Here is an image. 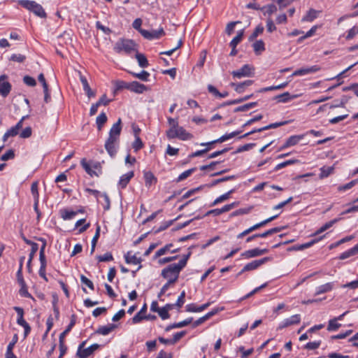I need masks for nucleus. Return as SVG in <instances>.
I'll return each instance as SVG.
<instances>
[{
  "instance_id": "40",
  "label": "nucleus",
  "mask_w": 358,
  "mask_h": 358,
  "mask_svg": "<svg viewBox=\"0 0 358 358\" xmlns=\"http://www.w3.org/2000/svg\"><path fill=\"white\" fill-rule=\"evenodd\" d=\"M19 131L15 127H12L10 129L7 130V131L3 136L2 140L3 141H6L8 138L14 137L19 134Z\"/></svg>"
},
{
  "instance_id": "22",
  "label": "nucleus",
  "mask_w": 358,
  "mask_h": 358,
  "mask_svg": "<svg viewBox=\"0 0 358 358\" xmlns=\"http://www.w3.org/2000/svg\"><path fill=\"white\" fill-rule=\"evenodd\" d=\"M116 324H110L106 326H101L96 331V333L106 336L110 334L112 331H113L116 328Z\"/></svg>"
},
{
  "instance_id": "54",
  "label": "nucleus",
  "mask_w": 358,
  "mask_h": 358,
  "mask_svg": "<svg viewBox=\"0 0 358 358\" xmlns=\"http://www.w3.org/2000/svg\"><path fill=\"white\" fill-rule=\"evenodd\" d=\"M9 59L13 62L22 63L25 61L26 57L21 54H13L10 56Z\"/></svg>"
},
{
  "instance_id": "51",
  "label": "nucleus",
  "mask_w": 358,
  "mask_h": 358,
  "mask_svg": "<svg viewBox=\"0 0 358 358\" xmlns=\"http://www.w3.org/2000/svg\"><path fill=\"white\" fill-rule=\"evenodd\" d=\"M298 162V160L297 159H289V160H287L285 162H283L282 163H280L278 164L275 168H274V171H278L288 165H292V164H294L295 163Z\"/></svg>"
},
{
  "instance_id": "16",
  "label": "nucleus",
  "mask_w": 358,
  "mask_h": 358,
  "mask_svg": "<svg viewBox=\"0 0 358 358\" xmlns=\"http://www.w3.org/2000/svg\"><path fill=\"white\" fill-rule=\"evenodd\" d=\"M241 131H233L230 134H226L222 136L220 138H219L217 140H215V141H213L211 142L206 143H201V145H212V144H214L216 143H222L227 140H229V139L237 136L238 134H241Z\"/></svg>"
},
{
  "instance_id": "61",
  "label": "nucleus",
  "mask_w": 358,
  "mask_h": 358,
  "mask_svg": "<svg viewBox=\"0 0 358 358\" xmlns=\"http://www.w3.org/2000/svg\"><path fill=\"white\" fill-rule=\"evenodd\" d=\"M357 34H358V27L354 26L352 29H350L348 31V34L345 38L347 40H350V39L353 38Z\"/></svg>"
},
{
  "instance_id": "43",
  "label": "nucleus",
  "mask_w": 358,
  "mask_h": 358,
  "mask_svg": "<svg viewBox=\"0 0 358 358\" xmlns=\"http://www.w3.org/2000/svg\"><path fill=\"white\" fill-rule=\"evenodd\" d=\"M333 166H323L320 169V178H324L331 175L334 171Z\"/></svg>"
},
{
  "instance_id": "38",
  "label": "nucleus",
  "mask_w": 358,
  "mask_h": 358,
  "mask_svg": "<svg viewBox=\"0 0 358 358\" xmlns=\"http://www.w3.org/2000/svg\"><path fill=\"white\" fill-rule=\"evenodd\" d=\"M99 198L103 199V201H99V199L97 200L103 205L104 210H109L110 207V201L108 194L106 193H101V195L99 196Z\"/></svg>"
},
{
  "instance_id": "63",
  "label": "nucleus",
  "mask_w": 358,
  "mask_h": 358,
  "mask_svg": "<svg viewBox=\"0 0 358 358\" xmlns=\"http://www.w3.org/2000/svg\"><path fill=\"white\" fill-rule=\"evenodd\" d=\"M193 137L192 134L185 131L184 129L180 127V140L187 141L189 140Z\"/></svg>"
},
{
  "instance_id": "57",
  "label": "nucleus",
  "mask_w": 358,
  "mask_h": 358,
  "mask_svg": "<svg viewBox=\"0 0 358 358\" xmlns=\"http://www.w3.org/2000/svg\"><path fill=\"white\" fill-rule=\"evenodd\" d=\"M80 281L83 284L87 286L90 289L93 290L94 289L93 282L84 275H80Z\"/></svg>"
},
{
  "instance_id": "4",
  "label": "nucleus",
  "mask_w": 358,
  "mask_h": 358,
  "mask_svg": "<svg viewBox=\"0 0 358 358\" xmlns=\"http://www.w3.org/2000/svg\"><path fill=\"white\" fill-rule=\"evenodd\" d=\"M162 275L169 281V283H175L179 277V263H174L164 268Z\"/></svg>"
},
{
  "instance_id": "53",
  "label": "nucleus",
  "mask_w": 358,
  "mask_h": 358,
  "mask_svg": "<svg viewBox=\"0 0 358 358\" xmlns=\"http://www.w3.org/2000/svg\"><path fill=\"white\" fill-rule=\"evenodd\" d=\"M96 259L99 262H110L113 260V257L110 252H106L103 255L96 256Z\"/></svg>"
},
{
  "instance_id": "34",
  "label": "nucleus",
  "mask_w": 358,
  "mask_h": 358,
  "mask_svg": "<svg viewBox=\"0 0 358 358\" xmlns=\"http://www.w3.org/2000/svg\"><path fill=\"white\" fill-rule=\"evenodd\" d=\"M278 217V215H274V216H272L265 220H263L262 222H260L259 223H257L252 227H250V230L252 231L256 230V229H258L259 228L262 227H264L265 226L266 224H268V222L274 220L275 218H277Z\"/></svg>"
},
{
  "instance_id": "21",
  "label": "nucleus",
  "mask_w": 358,
  "mask_h": 358,
  "mask_svg": "<svg viewBox=\"0 0 358 358\" xmlns=\"http://www.w3.org/2000/svg\"><path fill=\"white\" fill-rule=\"evenodd\" d=\"M296 97L297 95H291L288 92H286L275 96L273 99L276 100L279 103H287Z\"/></svg>"
},
{
  "instance_id": "13",
  "label": "nucleus",
  "mask_w": 358,
  "mask_h": 358,
  "mask_svg": "<svg viewBox=\"0 0 358 358\" xmlns=\"http://www.w3.org/2000/svg\"><path fill=\"white\" fill-rule=\"evenodd\" d=\"M6 78V76L5 75L0 76V94L3 97H6L11 90V85L8 82L5 81Z\"/></svg>"
},
{
  "instance_id": "49",
  "label": "nucleus",
  "mask_w": 358,
  "mask_h": 358,
  "mask_svg": "<svg viewBox=\"0 0 358 358\" xmlns=\"http://www.w3.org/2000/svg\"><path fill=\"white\" fill-rule=\"evenodd\" d=\"M254 51L256 53H258L259 52H262L265 50L264 47V43L262 40H259L255 41L252 45Z\"/></svg>"
},
{
  "instance_id": "64",
  "label": "nucleus",
  "mask_w": 358,
  "mask_h": 358,
  "mask_svg": "<svg viewBox=\"0 0 358 358\" xmlns=\"http://www.w3.org/2000/svg\"><path fill=\"white\" fill-rule=\"evenodd\" d=\"M23 81L28 86L34 87L36 85L35 79L29 76H25L23 78Z\"/></svg>"
},
{
  "instance_id": "29",
  "label": "nucleus",
  "mask_w": 358,
  "mask_h": 358,
  "mask_svg": "<svg viewBox=\"0 0 358 358\" xmlns=\"http://www.w3.org/2000/svg\"><path fill=\"white\" fill-rule=\"evenodd\" d=\"M108 117L105 113L102 112L101 114H99L96 119V124L97 126V129L99 131H101L105 124V123L107 122Z\"/></svg>"
},
{
  "instance_id": "28",
  "label": "nucleus",
  "mask_w": 358,
  "mask_h": 358,
  "mask_svg": "<svg viewBox=\"0 0 358 358\" xmlns=\"http://www.w3.org/2000/svg\"><path fill=\"white\" fill-rule=\"evenodd\" d=\"M135 57H136L140 67L146 68L148 66V65H149L148 61L146 57L143 54L139 53L137 51L136 53Z\"/></svg>"
},
{
  "instance_id": "19",
  "label": "nucleus",
  "mask_w": 358,
  "mask_h": 358,
  "mask_svg": "<svg viewBox=\"0 0 358 358\" xmlns=\"http://www.w3.org/2000/svg\"><path fill=\"white\" fill-rule=\"evenodd\" d=\"M134 172L129 171L124 175H122L120 180L118 182V186L121 189H124L127 187V184L129 182L130 180L134 177Z\"/></svg>"
},
{
  "instance_id": "62",
  "label": "nucleus",
  "mask_w": 358,
  "mask_h": 358,
  "mask_svg": "<svg viewBox=\"0 0 358 358\" xmlns=\"http://www.w3.org/2000/svg\"><path fill=\"white\" fill-rule=\"evenodd\" d=\"M263 9H266V12L264 14H268L269 15L277 11V7L274 4H268L263 8Z\"/></svg>"
},
{
  "instance_id": "32",
  "label": "nucleus",
  "mask_w": 358,
  "mask_h": 358,
  "mask_svg": "<svg viewBox=\"0 0 358 358\" xmlns=\"http://www.w3.org/2000/svg\"><path fill=\"white\" fill-rule=\"evenodd\" d=\"M341 218H335L327 223H325L323 226H322L318 230L316 231L315 233V235L320 234L324 231L327 230L330 227H331L334 224H336L337 222H338Z\"/></svg>"
},
{
  "instance_id": "37",
  "label": "nucleus",
  "mask_w": 358,
  "mask_h": 358,
  "mask_svg": "<svg viewBox=\"0 0 358 358\" xmlns=\"http://www.w3.org/2000/svg\"><path fill=\"white\" fill-rule=\"evenodd\" d=\"M13 308L17 314V323L18 325L21 326L26 322L24 320V310L18 306H15Z\"/></svg>"
},
{
  "instance_id": "11",
  "label": "nucleus",
  "mask_w": 358,
  "mask_h": 358,
  "mask_svg": "<svg viewBox=\"0 0 358 358\" xmlns=\"http://www.w3.org/2000/svg\"><path fill=\"white\" fill-rule=\"evenodd\" d=\"M100 345L97 343L92 344L90 347L83 349V350H77L76 356L79 358H87L96 351Z\"/></svg>"
},
{
  "instance_id": "9",
  "label": "nucleus",
  "mask_w": 358,
  "mask_h": 358,
  "mask_svg": "<svg viewBox=\"0 0 358 358\" xmlns=\"http://www.w3.org/2000/svg\"><path fill=\"white\" fill-rule=\"evenodd\" d=\"M287 121H283V122H275V123H272V124H270L267 126H265V127H261V128H259V129H254V130H252L250 132H248L246 134H245L244 135L241 136L239 137V138H245L251 134H253L256 132H261V131H265V130H267V129H275V128H277L278 127H280V126H282V125H285L286 124H287Z\"/></svg>"
},
{
  "instance_id": "14",
  "label": "nucleus",
  "mask_w": 358,
  "mask_h": 358,
  "mask_svg": "<svg viewBox=\"0 0 358 358\" xmlns=\"http://www.w3.org/2000/svg\"><path fill=\"white\" fill-rule=\"evenodd\" d=\"M303 134L291 136L287 139L286 142L280 148L279 150H282L287 148L296 145L301 139L303 138Z\"/></svg>"
},
{
  "instance_id": "35",
  "label": "nucleus",
  "mask_w": 358,
  "mask_h": 358,
  "mask_svg": "<svg viewBox=\"0 0 358 358\" xmlns=\"http://www.w3.org/2000/svg\"><path fill=\"white\" fill-rule=\"evenodd\" d=\"M317 11L314 9H310L303 17V22H312L317 17Z\"/></svg>"
},
{
  "instance_id": "26",
  "label": "nucleus",
  "mask_w": 358,
  "mask_h": 358,
  "mask_svg": "<svg viewBox=\"0 0 358 358\" xmlns=\"http://www.w3.org/2000/svg\"><path fill=\"white\" fill-rule=\"evenodd\" d=\"M124 259L127 264H140L142 262L141 257H137L136 255H131L130 252L124 255Z\"/></svg>"
},
{
  "instance_id": "59",
  "label": "nucleus",
  "mask_w": 358,
  "mask_h": 358,
  "mask_svg": "<svg viewBox=\"0 0 358 358\" xmlns=\"http://www.w3.org/2000/svg\"><path fill=\"white\" fill-rule=\"evenodd\" d=\"M321 345V341H317L313 342H309L305 345V348L307 350H315L317 349Z\"/></svg>"
},
{
  "instance_id": "30",
  "label": "nucleus",
  "mask_w": 358,
  "mask_h": 358,
  "mask_svg": "<svg viewBox=\"0 0 358 358\" xmlns=\"http://www.w3.org/2000/svg\"><path fill=\"white\" fill-rule=\"evenodd\" d=\"M76 320V315H72L69 324L67 326L66 329L62 333L60 334L59 340H64L66 335L71 330L73 327L75 325Z\"/></svg>"
},
{
  "instance_id": "42",
  "label": "nucleus",
  "mask_w": 358,
  "mask_h": 358,
  "mask_svg": "<svg viewBox=\"0 0 358 358\" xmlns=\"http://www.w3.org/2000/svg\"><path fill=\"white\" fill-rule=\"evenodd\" d=\"M85 221H86L85 219H80V220H78L76 222V224H75V227L76 228H78V227L82 226L83 224H84L83 227H81L78 229V231H79L80 234L83 233L84 231H85L90 227V223L85 224Z\"/></svg>"
},
{
  "instance_id": "6",
  "label": "nucleus",
  "mask_w": 358,
  "mask_h": 358,
  "mask_svg": "<svg viewBox=\"0 0 358 358\" xmlns=\"http://www.w3.org/2000/svg\"><path fill=\"white\" fill-rule=\"evenodd\" d=\"M169 129L166 131V136L169 139L179 136L178 122L177 118L168 117Z\"/></svg>"
},
{
  "instance_id": "12",
  "label": "nucleus",
  "mask_w": 358,
  "mask_h": 358,
  "mask_svg": "<svg viewBox=\"0 0 358 358\" xmlns=\"http://www.w3.org/2000/svg\"><path fill=\"white\" fill-rule=\"evenodd\" d=\"M320 67L317 65H314L310 67L307 68H301L299 69L296 70L294 71V73L292 74L291 77L293 76H301L304 75H307L309 73H315L320 70Z\"/></svg>"
},
{
  "instance_id": "39",
  "label": "nucleus",
  "mask_w": 358,
  "mask_h": 358,
  "mask_svg": "<svg viewBox=\"0 0 358 358\" xmlns=\"http://www.w3.org/2000/svg\"><path fill=\"white\" fill-rule=\"evenodd\" d=\"M159 341L160 343L167 345H173L175 344L178 341H179V332L176 333L173 335V337L170 339H166L162 337L159 338Z\"/></svg>"
},
{
  "instance_id": "18",
  "label": "nucleus",
  "mask_w": 358,
  "mask_h": 358,
  "mask_svg": "<svg viewBox=\"0 0 358 358\" xmlns=\"http://www.w3.org/2000/svg\"><path fill=\"white\" fill-rule=\"evenodd\" d=\"M129 90H131V92L141 94L146 91L148 88L143 84H141L137 81H133L131 83H129Z\"/></svg>"
},
{
  "instance_id": "7",
  "label": "nucleus",
  "mask_w": 358,
  "mask_h": 358,
  "mask_svg": "<svg viewBox=\"0 0 358 358\" xmlns=\"http://www.w3.org/2000/svg\"><path fill=\"white\" fill-rule=\"evenodd\" d=\"M253 71L254 69L250 65L245 64L240 69L237 71H233L231 74L234 78H241L243 77L250 76L254 73Z\"/></svg>"
},
{
  "instance_id": "15",
  "label": "nucleus",
  "mask_w": 358,
  "mask_h": 358,
  "mask_svg": "<svg viewBox=\"0 0 358 358\" xmlns=\"http://www.w3.org/2000/svg\"><path fill=\"white\" fill-rule=\"evenodd\" d=\"M78 73H79L80 80L83 85V90L85 92L88 98L94 97L96 94L91 89V87L87 82V78L80 72H79Z\"/></svg>"
},
{
  "instance_id": "27",
  "label": "nucleus",
  "mask_w": 358,
  "mask_h": 358,
  "mask_svg": "<svg viewBox=\"0 0 358 358\" xmlns=\"http://www.w3.org/2000/svg\"><path fill=\"white\" fill-rule=\"evenodd\" d=\"M173 304H166L163 308H160L157 313L162 320H166L169 317V311L173 308Z\"/></svg>"
},
{
  "instance_id": "2",
  "label": "nucleus",
  "mask_w": 358,
  "mask_h": 358,
  "mask_svg": "<svg viewBox=\"0 0 358 358\" xmlns=\"http://www.w3.org/2000/svg\"><path fill=\"white\" fill-rule=\"evenodd\" d=\"M137 49L138 45L130 39L120 38L114 45V50L117 53L124 52L126 54H130L132 52H137Z\"/></svg>"
},
{
  "instance_id": "23",
  "label": "nucleus",
  "mask_w": 358,
  "mask_h": 358,
  "mask_svg": "<svg viewBox=\"0 0 358 358\" xmlns=\"http://www.w3.org/2000/svg\"><path fill=\"white\" fill-rule=\"evenodd\" d=\"M147 310V306L144 304L139 312H138L132 318V322L137 324L144 320L145 313Z\"/></svg>"
},
{
  "instance_id": "47",
  "label": "nucleus",
  "mask_w": 358,
  "mask_h": 358,
  "mask_svg": "<svg viewBox=\"0 0 358 358\" xmlns=\"http://www.w3.org/2000/svg\"><path fill=\"white\" fill-rule=\"evenodd\" d=\"M264 27L262 24H259L253 31V33L250 36L249 41H254L259 34H262L264 31Z\"/></svg>"
},
{
  "instance_id": "50",
  "label": "nucleus",
  "mask_w": 358,
  "mask_h": 358,
  "mask_svg": "<svg viewBox=\"0 0 358 358\" xmlns=\"http://www.w3.org/2000/svg\"><path fill=\"white\" fill-rule=\"evenodd\" d=\"M171 246H172V245L170 244V245H165L164 247H163V248H160L159 250H158L155 252V255H154L153 258L155 259H157V258H158V257H161V256H162V255H165V254L166 253V252H167V251H169V250H170V249H171Z\"/></svg>"
},
{
  "instance_id": "33",
  "label": "nucleus",
  "mask_w": 358,
  "mask_h": 358,
  "mask_svg": "<svg viewBox=\"0 0 358 358\" xmlns=\"http://www.w3.org/2000/svg\"><path fill=\"white\" fill-rule=\"evenodd\" d=\"M144 179L145 185L147 187H150L153 183H155L157 181V178L150 171H147L144 173Z\"/></svg>"
},
{
  "instance_id": "24",
  "label": "nucleus",
  "mask_w": 358,
  "mask_h": 358,
  "mask_svg": "<svg viewBox=\"0 0 358 358\" xmlns=\"http://www.w3.org/2000/svg\"><path fill=\"white\" fill-rule=\"evenodd\" d=\"M334 288V282H327L317 287L315 295L322 294L331 291Z\"/></svg>"
},
{
  "instance_id": "60",
  "label": "nucleus",
  "mask_w": 358,
  "mask_h": 358,
  "mask_svg": "<svg viewBox=\"0 0 358 358\" xmlns=\"http://www.w3.org/2000/svg\"><path fill=\"white\" fill-rule=\"evenodd\" d=\"M32 129L30 127L24 128L21 133H20V137L22 138H27L31 136Z\"/></svg>"
},
{
  "instance_id": "17",
  "label": "nucleus",
  "mask_w": 358,
  "mask_h": 358,
  "mask_svg": "<svg viewBox=\"0 0 358 358\" xmlns=\"http://www.w3.org/2000/svg\"><path fill=\"white\" fill-rule=\"evenodd\" d=\"M253 83V80H248L240 83H231V86L234 88V90L241 94L245 91V87L250 86Z\"/></svg>"
},
{
  "instance_id": "31",
  "label": "nucleus",
  "mask_w": 358,
  "mask_h": 358,
  "mask_svg": "<svg viewBox=\"0 0 358 358\" xmlns=\"http://www.w3.org/2000/svg\"><path fill=\"white\" fill-rule=\"evenodd\" d=\"M80 164H81L82 167L85 169V171L90 176H99L96 171H94V170L92 169L91 166L90 165V164L87 162V160L85 158L81 159Z\"/></svg>"
},
{
  "instance_id": "55",
  "label": "nucleus",
  "mask_w": 358,
  "mask_h": 358,
  "mask_svg": "<svg viewBox=\"0 0 358 358\" xmlns=\"http://www.w3.org/2000/svg\"><path fill=\"white\" fill-rule=\"evenodd\" d=\"M15 155L14 150L10 149L1 157V159L2 161H8L9 159H13L15 157Z\"/></svg>"
},
{
  "instance_id": "41",
  "label": "nucleus",
  "mask_w": 358,
  "mask_h": 358,
  "mask_svg": "<svg viewBox=\"0 0 358 358\" xmlns=\"http://www.w3.org/2000/svg\"><path fill=\"white\" fill-rule=\"evenodd\" d=\"M243 29L239 31L237 35L231 40V41L229 43V45L231 48H236L237 45L241 41L243 36Z\"/></svg>"
},
{
  "instance_id": "5",
  "label": "nucleus",
  "mask_w": 358,
  "mask_h": 358,
  "mask_svg": "<svg viewBox=\"0 0 358 358\" xmlns=\"http://www.w3.org/2000/svg\"><path fill=\"white\" fill-rule=\"evenodd\" d=\"M271 260V257H266L260 259L254 260L245 264L242 270L238 273V275H241L244 272L250 271L258 268L262 264Z\"/></svg>"
},
{
  "instance_id": "44",
  "label": "nucleus",
  "mask_w": 358,
  "mask_h": 358,
  "mask_svg": "<svg viewBox=\"0 0 358 358\" xmlns=\"http://www.w3.org/2000/svg\"><path fill=\"white\" fill-rule=\"evenodd\" d=\"M341 326V324L337 322V318H334L329 321L327 330L329 331H336L340 328Z\"/></svg>"
},
{
  "instance_id": "8",
  "label": "nucleus",
  "mask_w": 358,
  "mask_h": 358,
  "mask_svg": "<svg viewBox=\"0 0 358 358\" xmlns=\"http://www.w3.org/2000/svg\"><path fill=\"white\" fill-rule=\"evenodd\" d=\"M141 34L148 40H154L160 38L165 34V33L164 29L160 28L159 29H152L150 31H141Z\"/></svg>"
},
{
  "instance_id": "46",
  "label": "nucleus",
  "mask_w": 358,
  "mask_h": 358,
  "mask_svg": "<svg viewBox=\"0 0 358 358\" xmlns=\"http://www.w3.org/2000/svg\"><path fill=\"white\" fill-rule=\"evenodd\" d=\"M202 187H199L196 188H194L192 189H189L181 197H180V203L182 202L184 200L189 199L192 196H193L196 192H199L200 189H201Z\"/></svg>"
},
{
  "instance_id": "36",
  "label": "nucleus",
  "mask_w": 358,
  "mask_h": 358,
  "mask_svg": "<svg viewBox=\"0 0 358 358\" xmlns=\"http://www.w3.org/2000/svg\"><path fill=\"white\" fill-rule=\"evenodd\" d=\"M287 85H288V83L285 82V83H281L278 85H273V86L262 88V89L259 90L257 92L262 93V92H268V91L280 90V89L285 88Z\"/></svg>"
},
{
  "instance_id": "25",
  "label": "nucleus",
  "mask_w": 358,
  "mask_h": 358,
  "mask_svg": "<svg viewBox=\"0 0 358 358\" xmlns=\"http://www.w3.org/2000/svg\"><path fill=\"white\" fill-rule=\"evenodd\" d=\"M79 212L83 213V210H79ZM78 211H73L68 209H63L60 211L61 217L64 220H69L73 219L78 214Z\"/></svg>"
},
{
  "instance_id": "58",
  "label": "nucleus",
  "mask_w": 358,
  "mask_h": 358,
  "mask_svg": "<svg viewBox=\"0 0 358 358\" xmlns=\"http://www.w3.org/2000/svg\"><path fill=\"white\" fill-rule=\"evenodd\" d=\"M143 146V143L140 138V137H137L135 138V141H134L132 144V148H134V151L137 152L139 150H141Z\"/></svg>"
},
{
  "instance_id": "1",
  "label": "nucleus",
  "mask_w": 358,
  "mask_h": 358,
  "mask_svg": "<svg viewBox=\"0 0 358 358\" xmlns=\"http://www.w3.org/2000/svg\"><path fill=\"white\" fill-rule=\"evenodd\" d=\"M121 124L122 120L119 118L110 128L108 137L104 144L106 152L111 157H114L116 155L119 148L120 137L122 131Z\"/></svg>"
},
{
  "instance_id": "52",
  "label": "nucleus",
  "mask_w": 358,
  "mask_h": 358,
  "mask_svg": "<svg viewBox=\"0 0 358 358\" xmlns=\"http://www.w3.org/2000/svg\"><path fill=\"white\" fill-rule=\"evenodd\" d=\"M287 322L289 323V326L297 324L301 321V315L299 314H296L291 316L289 318L286 319Z\"/></svg>"
},
{
  "instance_id": "10",
  "label": "nucleus",
  "mask_w": 358,
  "mask_h": 358,
  "mask_svg": "<svg viewBox=\"0 0 358 358\" xmlns=\"http://www.w3.org/2000/svg\"><path fill=\"white\" fill-rule=\"evenodd\" d=\"M268 252V250L266 248L259 249V248H253L251 250H248L245 251L241 254V256L245 259H250L255 257H259L262 255L266 254Z\"/></svg>"
},
{
  "instance_id": "3",
  "label": "nucleus",
  "mask_w": 358,
  "mask_h": 358,
  "mask_svg": "<svg viewBox=\"0 0 358 358\" xmlns=\"http://www.w3.org/2000/svg\"><path fill=\"white\" fill-rule=\"evenodd\" d=\"M19 4L23 8L31 11L39 17L45 18L47 16L42 6L34 1L20 0Z\"/></svg>"
},
{
  "instance_id": "56",
  "label": "nucleus",
  "mask_w": 358,
  "mask_h": 358,
  "mask_svg": "<svg viewBox=\"0 0 358 358\" xmlns=\"http://www.w3.org/2000/svg\"><path fill=\"white\" fill-rule=\"evenodd\" d=\"M129 87V83H127L122 80H117L115 82V90H120L122 89H128Z\"/></svg>"
},
{
  "instance_id": "45",
  "label": "nucleus",
  "mask_w": 358,
  "mask_h": 358,
  "mask_svg": "<svg viewBox=\"0 0 358 358\" xmlns=\"http://www.w3.org/2000/svg\"><path fill=\"white\" fill-rule=\"evenodd\" d=\"M130 73L135 78H138L142 81H148L150 76V73L146 71H142L139 73L130 72Z\"/></svg>"
},
{
  "instance_id": "48",
  "label": "nucleus",
  "mask_w": 358,
  "mask_h": 358,
  "mask_svg": "<svg viewBox=\"0 0 358 358\" xmlns=\"http://www.w3.org/2000/svg\"><path fill=\"white\" fill-rule=\"evenodd\" d=\"M234 192V189L229 191L228 192L217 197L212 203L211 206H215L219 203H221L229 199L230 194Z\"/></svg>"
},
{
  "instance_id": "20",
  "label": "nucleus",
  "mask_w": 358,
  "mask_h": 358,
  "mask_svg": "<svg viewBox=\"0 0 358 358\" xmlns=\"http://www.w3.org/2000/svg\"><path fill=\"white\" fill-rule=\"evenodd\" d=\"M17 335L15 334L13 340L7 346L6 352L5 355L6 358H17V357L13 354V349L15 345V343L17 342Z\"/></svg>"
}]
</instances>
